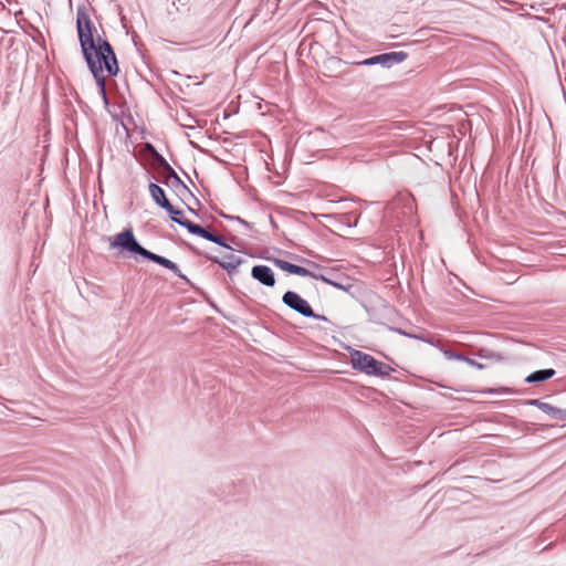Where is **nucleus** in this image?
I'll list each match as a JSON object with an SVG mask.
<instances>
[{"mask_svg":"<svg viewBox=\"0 0 566 566\" xmlns=\"http://www.w3.org/2000/svg\"><path fill=\"white\" fill-rule=\"evenodd\" d=\"M398 332H399L401 335H403V336H407V337H410V338H416V339L424 340V338H423V337H421V336L413 335V334H409V333H407V332H405V331H401V329H398Z\"/></svg>","mask_w":566,"mask_h":566,"instance_id":"obj_20","label":"nucleus"},{"mask_svg":"<svg viewBox=\"0 0 566 566\" xmlns=\"http://www.w3.org/2000/svg\"><path fill=\"white\" fill-rule=\"evenodd\" d=\"M282 302L293 310L294 312L298 313L300 315L304 317H312L314 319L324 321L327 322V317L324 315H319L314 313L313 308L308 304V302L303 298L301 295H298L296 292L287 291L283 294Z\"/></svg>","mask_w":566,"mask_h":566,"instance_id":"obj_3","label":"nucleus"},{"mask_svg":"<svg viewBox=\"0 0 566 566\" xmlns=\"http://www.w3.org/2000/svg\"><path fill=\"white\" fill-rule=\"evenodd\" d=\"M352 364L355 369L373 376H388L394 370L389 365L379 361L371 355L359 350H355L352 354Z\"/></svg>","mask_w":566,"mask_h":566,"instance_id":"obj_2","label":"nucleus"},{"mask_svg":"<svg viewBox=\"0 0 566 566\" xmlns=\"http://www.w3.org/2000/svg\"><path fill=\"white\" fill-rule=\"evenodd\" d=\"M443 355L446 356L447 359H458V360L465 359V357L463 355L452 352L450 349L443 350Z\"/></svg>","mask_w":566,"mask_h":566,"instance_id":"obj_18","label":"nucleus"},{"mask_svg":"<svg viewBox=\"0 0 566 566\" xmlns=\"http://www.w3.org/2000/svg\"><path fill=\"white\" fill-rule=\"evenodd\" d=\"M111 248H117L122 251L144 255L146 249L143 248L136 240L132 229H126L111 240Z\"/></svg>","mask_w":566,"mask_h":566,"instance_id":"obj_4","label":"nucleus"},{"mask_svg":"<svg viewBox=\"0 0 566 566\" xmlns=\"http://www.w3.org/2000/svg\"><path fill=\"white\" fill-rule=\"evenodd\" d=\"M317 280H321L324 283H326L328 285H332V286H334L336 289L343 290V291H348L353 286V284L349 282L348 277H343V279L337 280V281H329V276H327L325 274H318V279Z\"/></svg>","mask_w":566,"mask_h":566,"instance_id":"obj_12","label":"nucleus"},{"mask_svg":"<svg viewBox=\"0 0 566 566\" xmlns=\"http://www.w3.org/2000/svg\"><path fill=\"white\" fill-rule=\"evenodd\" d=\"M231 220L233 221H237L238 223H240L241 226H243L244 228H249V223L245 222L244 220L240 219L239 217L237 218H231Z\"/></svg>","mask_w":566,"mask_h":566,"instance_id":"obj_22","label":"nucleus"},{"mask_svg":"<svg viewBox=\"0 0 566 566\" xmlns=\"http://www.w3.org/2000/svg\"><path fill=\"white\" fill-rule=\"evenodd\" d=\"M143 258H145V259H147L149 261H153V262H155V263H157V264H159V265H161V266L172 271L180 279H186L185 275L181 274L178 265L175 262H172V261H170V260H168V259H166V258H164L161 255H158L156 253H153V252L146 250V252L144 253Z\"/></svg>","mask_w":566,"mask_h":566,"instance_id":"obj_10","label":"nucleus"},{"mask_svg":"<svg viewBox=\"0 0 566 566\" xmlns=\"http://www.w3.org/2000/svg\"><path fill=\"white\" fill-rule=\"evenodd\" d=\"M274 264H275L279 269H281V270H283V271H285V272H287V273H289L293 263H290V262H287V261H285V260L275 259V260H274Z\"/></svg>","mask_w":566,"mask_h":566,"instance_id":"obj_16","label":"nucleus"},{"mask_svg":"<svg viewBox=\"0 0 566 566\" xmlns=\"http://www.w3.org/2000/svg\"><path fill=\"white\" fill-rule=\"evenodd\" d=\"M166 177V184L175 189L182 188L187 189L186 185L182 182V180L179 178V176L176 174V171L170 167L165 172Z\"/></svg>","mask_w":566,"mask_h":566,"instance_id":"obj_13","label":"nucleus"},{"mask_svg":"<svg viewBox=\"0 0 566 566\" xmlns=\"http://www.w3.org/2000/svg\"><path fill=\"white\" fill-rule=\"evenodd\" d=\"M408 54L406 52H390V53H384L379 55H375L371 57H368L364 61L357 62V65H375L380 64L385 67H390L394 64L400 63L407 59Z\"/></svg>","mask_w":566,"mask_h":566,"instance_id":"obj_5","label":"nucleus"},{"mask_svg":"<svg viewBox=\"0 0 566 566\" xmlns=\"http://www.w3.org/2000/svg\"><path fill=\"white\" fill-rule=\"evenodd\" d=\"M463 361H467L469 365L473 366V367H476V368H483V365H481L480 363L471 359V358H467L463 359Z\"/></svg>","mask_w":566,"mask_h":566,"instance_id":"obj_21","label":"nucleus"},{"mask_svg":"<svg viewBox=\"0 0 566 566\" xmlns=\"http://www.w3.org/2000/svg\"><path fill=\"white\" fill-rule=\"evenodd\" d=\"M535 403H537L541 409H543L544 411L548 412V413H559L560 410L557 409V408H554L552 407L551 405L548 403H545V402H538L537 400L535 401Z\"/></svg>","mask_w":566,"mask_h":566,"instance_id":"obj_17","label":"nucleus"},{"mask_svg":"<svg viewBox=\"0 0 566 566\" xmlns=\"http://www.w3.org/2000/svg\"><path fill=\"white\" fill-rule=\"evenodd\" d=\"M149 195L151 199L156 202V205L165 209L170 214L171 218L174 217V214L182 213L180 210L174 208V206L166 198L164 189L157 184L151 182L149 185Z\"/></svg>","mask_w":566,"mask_h":566,"instance_id":"obj_6","label":"nucleus"},{"mask_svg":"<svg viewBox=\"0 0 566 566\" xmlns=\"http://www.w3.org/2000/svg\"><path fill=\"white\" fill-rule=\"evenodd\" d=\"M153 157L158 166L163 168L164 172L171 167L156 149H153Z\"/></svg>","mask_w":566,"mask_h":566,"instance_id":"obj_15","label":"nucleus"},{"mask_svg":"<svg viewBox=\"0 0 566 566\" xmlns=\"http://www.w3.org/2000/svg\"><path fill=\"white\" fill-rule=\"evenodd\" d=\"M146 149L153 155V149H155V147L151 144H146Z\"/></svg>","mask_w":566,"mask_h":566,"instance_id":"obj_23","label":"nucleus"},{"mask_svg":"<svg viewBox=\"0 0 566 566\" xmlns=\"http://www.w3.org/2000/svg\"><path fill=\"white\" fill-rule=\"evenodd\" d=\"M76 30L82 54L101 91L105 92V76H115L119 72L116 55L107 40L103 39L94 25L87 9L80 6L76 10Z\"/></svg>","mask_w":566,"mask_h":566,"instance_id":"obj_1","label":"nucleus"},{"mask_svg":"<svg viewBox=\"0 0 566 566\" xmlns=\"http://www.w3.org/2000/svg\"><path fill=\"white\" fill-rule=\"evenodd\" d=\"M555 374H556V371L554 369H552V368L536 370V371L530 374L525 378V382L538 384V382H542L544 380H547V379L552 378Z\"/></svg>","mask_w":566,"mask_h":566,"instance_id":"obj_11","label":"nucleus"},{"mask_svg":"<svg viewBox=\"0 0 566 566\" xmlns=\"http://www.w3.org/2000/svg\"><path fill=\"white\" fill-rule=\"evenodd\" d=\"M214 263H218L222 269H224L229 275H232L237 272L239 265L243 262V260L235 254H226L222 258L219 256H208Z\"/></svg>","mask_w":566,"mask_h":566,"instance_id":"obj_7","label":"nucleus"},{"mask_svg":"<svg viewBox=\"0 0 566 566\" xmlns=\"http://www.w3.org/2000/svg\"><path fill=\"white\" fill-rule=\"evenodd\" d=\"M251 275L261 284L273 287L275 285V276L273 271L266 265H255L252 268Z\"/></svg>","mask_w":566,"mask_h":566,"instance_id":"obj_8","label":"nucleus"},{"mask_svg":"<svg viewBox=\"0 0 566 566\" xmlns=\"http://www.w3.org/2000/svg\"><path fill=\"white\" fill-rule=\"evenodd\" d=\"M211 242L217 243L223 248L231 249L220 235L214 234V239H212Z\"/></svg>","mask_w":566,"mask_h":566,"instance_id":"obj_19","label":"nucleus"},{"mask_svg":"<svg viewBox=\"0 0 566 566\" xmlns=\"http://www.w3.org/2000/svg\"><path fill=\"white\" fill-rule=\"evenodd\" d=\"M289 273L295 274V275H300V276H308V277H312L314 280L318 279V274L317 273L311 272L310 270H307V269H305L303 266L296 265V264H292L291 270H290Z\"/></svg>","mask_w":566,"mask_h":566,"instance_id":"obj_14","label":"nucleus"},{"mask_svg":"<svg viewBox=\"0 0 566 566\" xmlns=\"http://www.w3.org/2000/svg\"><path fill=\"white\" fill-rule=\"evenodd\" d=\"M172 221L180 224L181 227H185L191 234L199 235L208 241H211L214 239V234L206 230L205 228L200 227L199 224H196L188 219H178L172 217Z\"/></svg>","mask_w":566,"mask_h":566,"instance_id":"obj_9","label":"nucleus"}]
</instances>
